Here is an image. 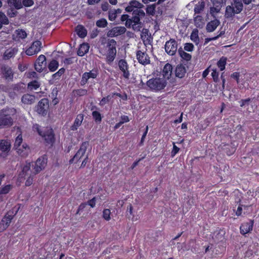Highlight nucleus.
I'll use <instances>...</instances> for the list:
<instances>
[{
	"label": "nucleus",
	"instance_id": "nucleus-1",
	"mask_svg": "<svg viewBox=\"0 0 259 259\" xmlns=\"http://www.w3.org/2000/svg\"><path fill=\"white\" fill-rule=\"evenodd\" d=\"M144 6L137 1H131L125 8L127 12H132V16H138V18L143 19L145 16V13L142 9Z\"/></svg>",
	"mask_w": 259,
	"mask_h": 259
},
{
	"label": "nucleus",
	"instance_id": "nucleus-2",
	"mask_svg": "<svg viewBox=\"0 0 259 259\" xmlns=\"http://www.w3.org/2000/svg\"><path fill=\"white\" fill-rule=\"evenodd\" d=\"M22 170L19 174L20 178H26L28 177L26 182L25 185L26 186H30L33 182V178L35 175H33V172L31 168V164L30 162L26 161L25 163L22 165Z\"/></svg>",
	"mask_w": 259,
	"mask_h": 259
},
{
	"label": "nucleus",
	"instance_id": "nucleus-3",
	"mask_svg": "<svg viewBox=\"0 0 259 259\" xmlns=\"http://www.w3.org/2000/svg\"><path fill=\"white\" fill-rule=\"evenodd\" d=\"M166 81L164 78L155 77L150 79L147 81V85L154 92H158L163 90L166 85Z\"/></svg>",
	"mask_w": 259,
	"mask_h": 259
},
{
	"label": "nucleus",
	"instance_id": "nucleus-4",
	"mask_svg": "<svg viewBox=\"0 0 259 259\" xmlns=\"http://www.w3.org/2000/svg\"><path fill=\"white\" fill-rule=\"evenodd\" d=\"M30 163L33 172L32 175H36L45 168L47 164V158L46 156H43L39 157L34 163Z\"/></svg>",
	"mask_w": 259,
	"mask_h": 259
},
{
	"label": "nucleus",
	"instance_id": "nucleus-5",
	"mask_svg": "<svg viewBox=\"0 0 259 259\" xmlns=\"http://www.w3.org/2000/svg\"><path fill=\"white\" fill-rule=\"evenodd\" d=\"M116 41L114 39L108 41L107 47L108 48L106 60L108 64H111L114 61L116 55Z\"/></svg>",
	"mask_w": 259,
	"mask_h": 259
},
{
	"label": "nucleus",
	"instance_id": "nucleus-6",
	"mask_svg": "<svg viewBox=\"0 0 259 259\" xmlns=\"http://www.w3.org/2000/svg\"><path fill=\"white\" fill-rule=\"evenodd\" d=\"M13 123V119L9 114L8 110H0V128L11 126Z\"/></svg>",
	"mask_w": 259,
	"mask_h": 259
},
{
	"label": "nucleus",
	"instance_id": "nucleus-7",
	"mask_svg": "<svg viewBox=\"0 0 259 259\" xmlns=\"http://www.w3.org/2000/svg\"><path fill=\"white\" fill-rule=\"evenodd\" d=\"M19 208H17L15 212H14V210L8 211L5 217L3 218L0 222V232H3L10 225L12 220L13 219L14 215L17 213Z\"/></svg>",
	"mask_w": 259,
	"mask_h": 259
},
{
	"label": "nucleus",
	"instance_id": "nucleus-8",
	"mask_svg": "<svg viewBox=\"0 0 259 259\" xmlns=\"http://www.w3.org/2000/svg\"><path fill=\"white\" fill-rule=\"evenodd\" d=\"M141 19H142L138 18V16H132L131 18H128V19L126 20L125 25L128 28L132 26L133 29L134 30L140 31L142 27L140 21Z\"/></svg>",
	"mask_w": 259,
	"mask_h": 259
},
{
	"label": "nucleus",
	"instance_id": "nucleus-9",
	"mask_svg": "<svg viewBox=\"0 0 259 259\" xmlns=\"http://www.w3.org/2000/svg\"><path fill=\"white\" fill-rule=\"evenodd\" d=\"M165 51L170 56L175 55L178 50V43L174 39H170L165 42Z\"/></svg>",
	"mask_w": 259,
	"mask_h": 259
},
{
	"label": "nucleus",
	"instance_id": "nucleus-10",
	"mask_svg": "<svg viewBox=\"0 0 259 259\" xmlns=\"http://www.w3.org/2000/svg\"><path fill=\"white\" fill-rule=\"evenodd\" d=\"M89 146V143L87 142H83L80 145V148L77 151L76 153L73 157L69 160V163H72L74 161L77 162L81 157H82L87 151V149Z\"/></svg>",
	"mask_w": 259,
	"mask_h": 259
},
{
	"label": "nucleus",
	"instance_id": "nucleus-11",
	"mask_svg": "<svg viewBox=\"0 0 259 259\" xmlns=\"http://www.w3.org/2000/svg\"><path fill=\"white\" fill-rule=\"evenodd\" d=\"M42 44L39 40H36L32 42L31 46L28 48L25 53L28 56H32L37 54L41 50Z\"/></svg>",
	"mask_w": 259,
	"mask_h": 259
},
{
	"label": "nucleus",
	"instance_id": "nucleus-12",
	"mask_svg": "<svg viewBox=\"0 0 259 259\" xmlns=\"http://www.w3.org/2000/svg\"><path fill=\"white\" fill-rule=\"evenodd\" d=\"M49 107V101L46 98L40 100L37 105V112L39 114L46 115Z\"/></svg>",
	"mask_w": 259,
	"mask_h": 259
},
{
	"label": "nucleus",
	"instance_id": "nucleus-13",
	"mask_svg": "<svg viewBox=\"0 0 259 259\" xmlns=\"http://www.w3.org/2000/svg\"><path fill=\"white\" fill-rule=\"evenodd\" d=\"M126 28L124 26H116L109 30L107 32L109 37H115L124 34L126 31Z\"/></svg>",
	"mask_w": 259,
	"mask_h": 259
},
{
	"label": "nucleus",
	"instance_id": "nucleus-14",
	"mask_svg": "<svg viewBox=\"0 0 259 259\" xmlns=\"http://www.w3.org/2000/svg\"><path fill=\"white\" fill-rule=\"evenodd\" d=\"M46 65V58L45 55H40L37 59L35 63V69L39 72H41Z\"/></svg>",
	"mask_w": 259,
	"mask_h": 259
},
{
	"label": "nucleus",
	"instance_id": "nucleus-15",
	"mask_svg": "<svg viewBox=\"0 0 259 259\" xmlns=\"http://www.w3.org/2000/svg\"><path fill=\"white\" fill-rule=\"evenodd\" d=\"M97 74L96 71H90L84 72L82 76L80 83L81 86L84 85L90 79H95L97 77Z\"/></svg>",
	"mask_w": 259,
	"mask_h": 259
},
{
	"label": "nucleus",
	"instance_id": "nucleus-16",
	"mask_svg": "<svg viewBox=\"0 0 259 259\" xmlns=\"http://www.w3.org/2000/svg\"><path fill=\"white\" fill-rule=\"evenodd\" d=\"M136 55L137 59L140 64L145 65L150 63V58L146 53L139 50L137 52Z\"/></svg>",
	"mask_w": 259,
	"mask_h": 259
},
{
	"label": "nucleus",
	"instance_id": "nucleus-17",
	"mask_svg": "<svg viewBox=\"0 0 259 259\" xmlns=\"http://www.w3.org/2000/svg\"><path fill=\"white\" fill-rule=\"evenodd\" d=\"M118 66L120 70L123 72V76L125 78H128L130 72L128 70V65L125 60L121 59L118 62Z\"/></svg>",
	"mask_w": 259,
	"mask_h": 259
},
{
	"label": "nucleus",
	"instance_id": "nucleus-18",
	"mask_svg": "<svg viewBox=\"0 0 259 259\" xmlns=\"http://www.w3.org/2000/svg\"><path fill=\"white\" fill-rule=\"evenodd\" d=\"M42 136L48 144H52L54 142V134L52 129L46 130L42 133Z\"/></svg>",
	"mask_w": 259,
	"mask_h": 259
},
{
	"label": "nucleus",
	"instance_id": "nucleus-19",
	"mask_svg": "<svg viewBox=\"0 0 259 259\" xmlns=\"http://www.w3.org/2000/svg\"><path fill=\"white\" fill-rule=\"evenodd\" d=\"M253 224V220H249L248 222L243 223L240 227L241 234L245 235L250 232L252 230Z\"/></svg>",
	"mask_w": 259,
	"mask_h": 259
},
{
	"label": "nucleus",
	"instance_id": "nucleus-20",
	"mask_svg": "<svg viewBox=\"0 0 259 259\" xmlns=\"http://www.w3.org/2000/svg\"><path fill=\"white\" fill-rule=\"evenodd\" d=\"M2 71L4 77L7 80H12L14 73L11 67L8 66H3L2 67Z\"/></svg>",
	"mask_w": 259,
	"mask_h": 259
},
{
	"label": "nucleus",
	"instance_id": "nucleus-21",
	"mask_svg": "<svg viewBox=\"0 0 259 259\" xmlns=\"http://www.w3.org/2000/svg\"><path fill=\"white\" fill-rule=\"evenodd\" d=\"M17 153L22 156L26 157L28 155L30 149L28 146L25 143H23L16 150Z\"/></svg>",
	"mask_w": 259,
	"mask_h": 259
},
{
	"label": "nucleus",
	"instance_id": "nucleus-22",
	"mask_svg": "<svg viewBox=\"0 0 259 259\" xmlns=\"http://www.w3.org/2000/svg\"><path fill=\"white\" fill-rule=\"evenodd\" d=\"M18 49L17 48H11L7 49L3 55V58L5 60H9L14 57L18 53Z\"/></svg>",
	"mask_w": 259,
	"mask_h": 259
},
{
	"label": "nucleus",
	"instance_id": "nucleus-23",
	"mask_svg": "<svg viewBox=\"0 0 259 259\" xmlns=\"http://www.w3.org/2000/svg\"><path fill=\"white\" fill-rule=\"evenodd\" d=\"M220 21L215 19L209 22L206 27V29L207 32H211L215 30L217 27L220 25Z\"/></svg>",
	"mask_w": 259,
	"mask_h": 259
},
{
	"label": "nucleus",
	"instance_id": "nucleus-24",
	"mask_svg": "<svg viewBox=\"0 0 259 259\" xmlns=\"http://www.w3.org/2000/svg\"><path fill=\"white\" fill-rule=\"evenodd\" d=\"M172 71V67L171 65L169 63H166L164 66L162 71L163 78H164L165 80L166 79H168L171 75Z\"/></svg>",
	"mask_w": 259,
	"mask_h": 259
},
{
	"label": "nucleus",
	"instance_id": "nucleus-25",
	"mask_svg": "<svg viewBox=\"0 0 259 259\" xmlns=\"http://www.w3.org/2000/svg\"><path fill=\"white\" fill-rule=\"evenodd\" d=\"M83 117L84 115L82 114H79L76 116L73 125L70 127L71 131H74L77 130L78 127L81 125Z\"/></svg>",
	"mask_w": 259,
	"mask_h": 259
},
{
	"label": "nucleus",
	"instance_id": "nucleus-26",
	"mask_svg": "<svg viewBox=\"0 0 259 259\" xmlns=\"http://www.w3.org/2000/svg\"><path fill=\"white\" fill-rule=\"evenodd\" d=\"M35 100V96L30 94H25L22 96L21 98L22 102L25 104L28 105L33 104L34 103Z\"/></svg>",
	"mask_w": 259,
	"mask_h": 259
},
{
	"label": "nucleus",
	"instance_id": "nucleus-27",
	"mask_svg": "<svg viewBox=\"0 0 259 259\" xmlns=\"http://www.w3.org/2000/svg\"><path fill=\"white\" fill-rule=\"evenodd\" d=\"M90 46L88 44L83 43L80 45L77 51V55L79 56H83L87 54L89 50Z\"/></svg>",
	"mask_w": 259,
	"mask_h": 259
},
{
	"label": "nucleus",
	"instance_id": "nucleus-28",
	"mask_svg": "<svg viewBox=\"0 0 259 259\" xmlns=\"http://www.w3.org/2000/svg\"><path fill=\"white\" fill-rule=\"evenodd\" d=\"M145 32H143V35H141V38L142 39L143 42L145 45H151L152 42V38L151 35H149L148 34V30L145 29Z\"/></svg>",
	"mask_w": 259,
	"mask_h": 259
},
{
	"label": "nucleus",
	"instance_id": "nucleus-29",
	"mask_svg": "<svg viewBox=\"0 0 259 259\" xmlns=\"http://www.w3.org/2000/svg\"><path fill=\"white\" fill-rule=\"evenodd\" d=\"M236 14V10L234 7L228 6L226 8L225 16L227 18L233 17Z\"/></svg>",
	"mask_w": 259,
	"mask_h": 259
},
{
	"label": "nucleus",
	"instance_id": "nucleus-30",
	"mask_svg": "<svg viewBox=\"0 0 259 259\" xmlns=\"http://www.w3.org/2000/svg\"><path fill=\"white\" fill-rule=\"evenodd\" d=\"M76 31L77 35L81 38L85 37L87 35L86 29L81 25H78L76 28Z\"/></svg>",
	"mask_w": 259,
	"mask_h": 259
},
{
	"label": "nucleus",
	"instance_id": "nucleus-31",
	"mask_svg": "<svg viewBox=\"0 0 259 259\" xmlns=\"http://www.w3.org/2000/svg\"><path fill=\"white\" fill-rule=\"evenodd\" d=\"M176 76L179 78H182L186 73V69L182 65L178 66L175 70Z\"/></svg>",
	"mask_w": 259,
	"mask_h": 259
},
{
	"label": "nucleus",
	"instance_id": "nucleus-32",
	"mask_svg": "<svg viewBox=\"0 0 259 259\" xmlns=\"http://www.w3.org/2000/svg\"><path fill=\"white\" fill-rule=\"evenodd\" d=\"M8 4L11 7H13L16 9L22 8L21 0H7Z\"/></svg>",
	"mask_w": 259,
	"mask_h": 259
},
{
	"label": "nucleus",
	"instance_id": "nucleus-33",
	"mask_svg": "<svg viewBox=\"0 0 259 259\" xmlns=\"http://www.w3.org/2000/svg\"><path fill=\"white\" fill-rule=\"evenodd\" d=\"M10 143L6 140H2L0 141V150L6 152L10 149Z\"/></svg>",
	"mask_w": 259,
	"mask_h": 259
},
{
	"label": "nucleus",
	"instance_id": "nucleus-34",
	"mask_svg": "<svg viewBox=\"0 0 259 259\" xmlns=\"http://www.w3.org/2000/svg\"><path fill=\"white\" fill-rule=\"evenodd\" d=\"M236 14L240 13L243 9V4L241 0H234V6Z\"/></svg>",
	"mask_w": 259,
	"mask_h": 259
},
{
	"label": "nucleus",
	"instance_id": "nucleus-35",
	"mask_svg": "<svg viewBox=\"0 0 259 259\" xmlns=\"http://www.w3.org/2000/svg\"><path fill=\"white\" fill-rule=\"evenodd\" d=\"M190 38L196 45L199 44V38L198 36V30L197 29H194L193 30L190 35Z\"/></svg>",
	"mask_w": 259,
	"mask_h": 259
},
{
	"label": "nucleus",
	"instance_id": "nucleus-36",
	"mask_svg": "<svg viewBox=\"0 0 259 259\" xmlns=\"http://www.w3.org/2000/svg\"><path fill=\"white\" fill-rule=\"evenodd\" d=\"M194 24L197 28H201L203 27L204 23L202 16L197 15L194 19Z\"/></svg>",
	"mask_w": 259,
	"mask_h": 259
},
{
	"label": "nucleus",
	"instance_id": "nucleus-37",
	"mask_svg": "<svg viewBox=\"0 0 259 259\" xmlns=\"http://www.w3.org/2000/svg\"><path fill=\"white\" fill-rule=\"evenodd\" d=\"M178 53H179V54L180 55V56H181V57L186 60V61H189L191 60V55L186 52H185L183 49L182 48H180L179 50H178Z\"/></svg>",
	"mask_w": 259,
	"mask_h": 259
},
{
	"label": "nucleus",
	"instance_id": "nucleus-38",
	"mask_svg": "<svg viewBox=\"0 0 259 259\" xmlns=\"http://www.w3.org/2000/svg\"><path fill=\"white\" fill-rule=\"evenodd\" d=\"M227 62V58L225 57H221L217 63L218 67L220 70L223 71L225 69V66Z\"/></svg>",
	"mask_w": 259,
	"mask_h": 259
},
{
	"label": "nucleus",
	"instance_id": "nucleus-39",
	"mask_svg": "<svg viewBox=\"0 0 259 259\" xmlns=\"http://www.w3.org/2000/svg\"><path fill=\"white\" fill-rule=\"evenodd\" d=\"M59 66V63L55 60H52L48 65V68L50 71H55Z\"/></svg>",
	"mask_w": 259,
	"mask_h": 259
},
{
	"label": "nucleus",
	"instance_id": "nucleus-40",
	"mask_svg": "<svg viewBox=\"0 0 259 259\" xmlns=\"http://www.w3.org/2000/svg\"><path fill=\"white\" fill-rule=\"evenodd\" d=\"M205 7V3L203 1L201 2L199 4L195 5L194 7V12L195 14L200 13L203 10Z\"/></svg>",
	"mask_w": 259,
	"mask_h": 259
},
{
	"label": "nucleus",
	"instance_id": "nucleus-41",
	"mask_svg": "<svg viewBox=\"0 0 259 259\" xmlns=\"http://www.w3.org/2000/svg\"><path fill=\"white\" fill-rule=\"evenodd\" d=\"M16 37L19 38L24 39L27 37V33L25 30L22 29H18L15 32Z\"/></svg>",
	"mask_w": 259,
	"mask_h": 259
},
{
	"label": "nucleus",
	"instance_id": "nucleus-42",
	"mask_svg": "<svg viewBox=\"0 0 259 259\" xmlns=\"http://www.w3.org/2000/svg\"><path fill=\"white\" fill-rule=\"evenodd\" d=\"M22 136L21 134L19 135L15 139V143H14V148L15 150H17L23 143Z\"/></svg>",
	"mask_w": 259,
	"mask_h": 259
},
{
	"label": "nucleus",
	"instance_id": "nucleus-43",
	"mask_svg": "<svg viewBox=\"0 0 259 259\" xmlns=\"http://www.w3.org/2000/svg\"><path fill=\"white\" fill-rule=\"evenodd\" d=\"M40 87V83L36 80L30 82L28 84V88L30 90H36Z\"/></svg>",
	"mask_w": 259,
	"mask_h": 259
},
{
	"label": "nucleus",
	"instance_id": "nucleus-44",
	"mask_svg": "<svg viewBox=\"0 0 259 259\" xmlns=\"http://www.w3.org/2000/svg\"><path fill=\"white\" fill-rule=\"evenodd\" d=\"M92 116L95 120V121L97 122H100L102 120V116L101 114L97 111H94L92 112Z\"/></svg>",
	"mask_w": 259,
	"mask_h": 259
},
{
	"label": "nucleus",
	"instance_id": "nucleus-45",
	"mask_svg": "<svg viewBox=\"0 0 259 259\" xmlns=\"http://www.w3.org/2000/svg\"><path fill=\"white\" fill-rule=\"evenodd\" d=\"M12 189V186L11 185H7L4 187L0 188V193L3 195L8 194L11 189Z\"/></svg>",
	"mask_w": 259,
	"mask_h": 259
},
{
	"label": "nucleus",
	"instance_id": "nucleus-46",
	"mask_svg": "<svg viewBox=\"0 0 259 259\" xmlns=\"http://www.w3.org/2000/svg\"><path fill=\"white\" fill-rule=\"evenodd\" d=\"M0 21L3 25H8L9 23V21L6 15L0 11Z\"/></svg>",
	"mask_w": 259,
	"mask_h": 259
},
{
	"label": "nucleus",
	"instance_id": "nucleus-47",
	"mask_svg": "<svg viewBox=\"0 0 259 259\" xmlns=\"http://www.w3.org/2000/svg\"><path fill=\"white\" fill-rule=\"evenodd\" d=\"M65 69L64 68H61L56 73H54L52 77L53 79H58L60 77V76L64 74L65 72Z\"/></svg>",
	"mask_w": 259,
	"mask_h": 259
},
{
	"label": "nucleus",
	"instance_id": "nucleus-48",
	"mask_svg": "<svg viewBox=\"0 0 259 259\" xmlns=\"http://www.w3.org/2000/svg\"><path fill=\"white\" fill-rule=\"evenodd\" d=\"M126 216L128 218H130L131 216L134 217L133 214V207L132 205V204H130L127 207V210H126ZM132 221L134 220V217L132 218Z\"/></svg>",
	"mask_w": 259,
	"mask_h": 259
},
{
	"label": "nucleus",
	"instance_id": "nucleus-49",
	"mask_svg": "<svg viewBox=\"0 0 259 259\" xmlns=\"http://www.w3.org/2000/svg\"><path fill=\"white\" fill-rule=\"evenodd\" d=\"M155 12V5H149L146 8V12L148 14L150 15H153Z\"/></svg>",
	"mask_w": 259,
	"mask_h": 259
},
{
	"label": "nucleus",
	"instance_id": "nucleus-50",
	"mask_svg": "<svg viewBox=\"0 0 259 259\" xmlns=\"http://www.w3.org/2000/svg\"><path fill=\"white\" fill-rule=\"evenodd\" d=\"M96 25L99 27H105L107 25V21L105 19H101L96 22Z\"/></svg>",
	"mask_w": 259,
	"mask_h": 259
},
{
	"label": "nucleus",
	"instance_id": "nucleus-51",
	"mask_svg": "<svg viewBox=\"0 0 259 259\" xmlns=\"http://www.w3.org/2000/svg\"><path fill=\"white\" fill-rule=\"evenodd\" d=\"M111 212L109 209H105L103 211V217L106 221L110 220Z\"/></svg>",
	"mask_w": 259,
	"mask_h": 259
},
{
	"label": "nucleus",
	"instance_id": "nucleus-52",
	"mask_svg": "<svg viewBox=\"0 0 259 259\" xmlns=\"http://www.w3.org/2000/svg\"><path fill=\"white\" fill-rule=\"evenodd\" d=\"M117 17L116 12L113 10H110L108 12V18L110 21H114Z\"/></svg>",
	"mask_w": 259,
	"mask_h": 259
},
{
	"label": "nucleus",
	"instance_id": "nucleus-53",
	"mask_svg": "<svg viewBox=\"0 0 259 259\" xmlns=\"http://www.w3.org/2000/svg\"><path fill=\"white\" fill-rule=\"evenodd\" d=\"M172 145L173 148L171 152V156L174 157L179 152L180 148L175 145V142H173Z\"/></svg>",
	"mask_w": 259,
	"mask_h": 259
},
{
	"label": "nucleus",
	"instance_id": "nucleus-54",
	"mask_svg": "<svg viewBox=\"0 0 259 259\" xmlns=\"http://www.w3.org/2000/svg\"><path fill=\"white\" fill-rule=\"evenodd\" d=\"M194 49V45L191 43H186L184 46L185 51L192 52Z\"/></svg>",
	"mask_w": 259,
	"mask_h": 259
},
{
	"label": "nucleus",
	"instance_id": "nucleus-55",
	"mask_svg": "<svg viewBox=\"0 0 259 259\" xmlns=\"http://www.w3.org/2000/svg\"><path fill=\"white\" fill-rule=\"evenodd\" d=\"M219 72L216 69L212 70V72H211V76L214 81L217 82L219 81Z\"/></svg>",
	"mask_w": 259,
	"mask_h": 259
},
{
	"label": "nucleus",
	"instance_id": "nucleus-56",
	"mask_svg": "<svg viewBox=\"0 0 259 259\" xmlns=\"http://www.w3.org/2000/svg\"><path fill=\"white\" fill-rule=\"evenodd\" d=\"M22 4L25 7H30L34 4V2L33 0H23Z\"/></svg>",
	"mask_w": 259,
	"mask_h": 259
},
{
	"label": "nucleus",
	"instance_id": "nucleus-57",
	"mask_svg": "<svg viewBox=\"0 0 259 259\" xmlns=\"http://www.w3.org/2000/svg\"><path fill=\"white\" fill-rule=\"evenodd\" d=\"M225 33V32L224 31H222L221 32H220V34H218L217 36H214V37H213L212 38H207L205 39V42H209V41H211V40H216L219 37L221 36L222 35H223V34H224Z\"/></svg>",
	"mask_w": 259,
	"mask_h": 259
},
{
	"label": "nucleus",
	"instance_id": "nucleus-58",
	"mask_svg": "<svg viewBox=\"0 0 259 259\" xmlns=\"http://www.w3.org/2000/svg\"><path fill=\"white\" fill-rule=\"evenodd\" d=\"M251 99L250 98H247L246 99H242L239 101L240 105L241 107H243L246 105H248L250 102Z\"/></svg>",
	"mask_w": 259,
	"mask_h": 259
},
{
	"label": "nucleus",
	"instance_id": "nucleus-59",
	"mask_svg": "<svg viewBox=\"0 0 259 259\" xmlns=\"http://www.w3.org/2000/svg\"><path fill=\"white\" fill-rule=\"evenodd\" d=\"M110 99L111 98L109 96H108L106 97L103 98L99 103L100 105H104L105 104L109 102Z\"/></svg>",
	"mask_w": 259,
	"mask_h": 259
},
{
	"label": "nucleus",
	"instance_id": "nucleus-60",
	"mask_svg": "<svg viewBox=\"0 0 259 259\" xmlns=\"http://www.w3.org/2000/svg\"><path fill=\"white\" fill-rule=\"evenodd\" d=\"M221 7H215L213 6L212 7H211L210 9V13L213 15L214 13H218L220 12V8Z\"/></svg>",
	"mask_w": 259,
	"mask_h": 259
},
{
	"label": "nucleus",
	"instance_id": "nucleus-61",
	"mask_svg": "<svg viewBox=\"0 0 259 259\" xmlns=\"http://www.w3.org/2000/svg\"><path fill=\"white\" fill-rule=\"evenodd\" d=\"M213 6L215 7H222L223 4V0H210Z\"/></svg>",
	"mask_w": 259,
	"mask_h": 259
},
{
	"label": "nucleus",
	"instance_id": "nucleus-62",
	"mask_svg": "<svg viewBox=\"0 0 259 259\" xmlns=\"http://www.w3.org/2000/svg\"><path fill=\"white\" fill-rule=\"evenodd\" d=\"M96 197H94L92 199L89 200L88 201L87 204L89 205H90L91 207H95V205H96Z\"/></svg>",
	"mask_w": 259,
	"mask_h": 259
},
{
	"label": "nucleus",
	"instance_id": "nucleus-63",
	"mask_svg": "<svg viewBox=\"0 0 259 259\" xmlns=\"http://www.w3.org/2000/svg\"><path fill=\"white\" fill-rule=\"evenodd\" d=\"M10 90L14 91V92H15L17 94L18 93L20 92L21 87L18 84H15L13 85L12 88H11Z\"/></svg>",
	"mask_w": 259,
	"mask_h": 259
},
{
	"label": "nucleus",
	"instance_id": "nucleus-64",
	"mask_svg": "<svg viewBox=\"0 0 259 259\" xmlns=\"http://www.w3.org/2000/svg\"><path fill=\"white\" fill-rule=\"evenodd\" d=\"M33 128L34 131H36L37 132L38 134L41 136L42 135V133L44 132L40 130V126L38 124H35L33 125Z\"/></svg>",
	"mask_w": 259,
	"mask_h": 259
}]
</instances>
